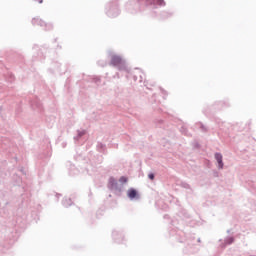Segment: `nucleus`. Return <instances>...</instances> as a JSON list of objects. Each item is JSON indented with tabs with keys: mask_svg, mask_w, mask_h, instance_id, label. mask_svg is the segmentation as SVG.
<instances>
[{
	"mask_svg": "<svg viewBox=\"0 0 256 256\" xmlns=\"http://www.w3.org/2000/svg\"><path fill=\"white\" fill-rule=\"evenodd\" d=\"M111 65H114V67H119V65H123V59L121 56L113 55L111 57Z\"/></svg>",
	"mask_w": 256,
	"mask_h": 256,
	"instance_id": "f257e3e1",
	"label": "nucleus"
},
{
	"mask_svg": "<svg viewBox=\"0 0 256 256\" xmlns=\"http://www.w3.org/2000/svg\"><path fill=\"white\" fill-rule=\"evenodd\" d=\"M215 159L218 163V167L219 169H223V155L219 154V153H216L215 154Z\"/></svg>",
	"mask_w": 256,
	"mask_h": 256,
	"instance_id": "f03ea898",
	"label": "nucleus"
},
{
	"mask_svg": "<svg viewBox=\"0 0 256 256\" xmlns=\"http://www.w3.org/2000/svg\"><path fill=\"white\" fill-rule=\"evenodd\" d=\"M128 197H129L130 199H135V197H137V190H135V189H130V190L128 191Z\"/></svg>",
	"mask_w": 256,
	"mask_h": 256,
	"instance_id": "7ed1b4c3",
	"label": "nucleus"
},
{
	"mask_svg": "<svg viewBox=\"0 0 256 256\" xmlns=\"http://www.w3.org/2000/svg\"><path fill=\"white\" fill-rule=\"evenodd\" d=\"M154 3H157V5H165V0H154Z\"/></svg>",
	"mask_w": 256,
	"mask_h": 256,
	"instance_id": "20e7f679",
	"label": "nucleus"
},
{
	"mask_svg": "<svg viewBox=\"0 0 256 256\" xmlns=\"http://www.w3.org/2000/svg\"><path fill=\"white\" fill-rule=\"evenodd\" d=\"M120 183H127V177L125 176L120 177Z\"/></svg>",
	"mask_w": 256,
	"mask_h": 256,
	"instance_id": "39448f33",
	"label": "nucleus"
},
{
	"mask_svg": "<svg viewBox=\"0 0 256 256\" xmlns=\"http://www.w3.org/2000/svg\"><path fill=\"white\" fill-rule=\"evenodd\" d=\"M148 177H149V179H151V181H153V179H155V175L154 174H149Z\"/></svg>",
	"mask_w": 256,
	"mask_h": 256,
	"instance_id": "423d86ee",
	"label": "nucleus"
},
{
	"mask_svg": "<svg viewBox=\"0 0 256 256\" xmlns=\"http://www.w3.org/2000/svg\"><path fill=\"white\" fill-rule=\"evenodd\" d=\"M39 3H43V0H38Z\"/></svg>",
	"mask_w": 256,
	"mask_h": 256,
	"instance_id": "0eeeda50",
	"label": "nucleus"
}]
</instances>
